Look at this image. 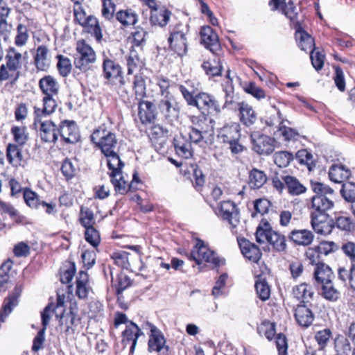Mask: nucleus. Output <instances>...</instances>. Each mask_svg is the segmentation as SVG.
<instances>
[{
	"instance_id": "ddd939ff",
	"label": "nucleus",
	"mask_w": 355,
	"mask_h": 355,
	"mask_svg": "<svg viewBox=\"0 0 355 355\" xmlns=\"http://www.w3.org/2000/svg\"><path fill=\"white\" fill-rule=\"evenodd\" d=\"M311 225L318 234H329L334 227V220L327 214H311Z\"/></svg>"
},
{
	"instance_id": "c756f323",
	"label": "nucleus",
	"mask_w": 355,
	"mask_h": 355,
	"mask_svg": "<svg viewBox=\"0 0 355 355\" xmlns=\"http://www.w3.org/2000/svg\"><path fill=\"white\" fill-rule=\"evenodd\" d=\"M91 290L87 273L84 271H80L76 279V295L79 298L85 299L87 297Z\"/></svg>"
},
{
	"instance_id": "69168bd1",
	"label": "nucleus",
	"mask_w": 355,
	"mask_h": 355,
	"mask_svg": "<svg viewBox=\"0 0 355 355\" xmlns=\"http://www.w3.org/2000/svg\"><path fill=\"white\" fill-rule=\"evenodd\" d=\"M310 58L313 67L317 70H320L324 65L325 56L319 51H315L314 49L311 51Z\"/></svg>"
},
{
	"instance_id": "1a4fd4ad",
	"label": "nucleus",
	"mask_w": 355,
	"mask_h": 355,
	"mask_svg": "<svg viewBox=\"0 0 355 355\" xmlns=\"http://www.w3.org/2000/svg\"><path fill=\"white\" fill-rule=\"evenodd\" d=\"M216 214L223 220L229 222L233 234L238 233L237 228L240 223L239 212L233 202L227 200L220 202L218 207Z\"/></svg>"
},
{
	"instance_id": "f257e3e1",
	"label": "nucleus",
	"mask_w": 355,
	"mask_h": 355,
	"mask_svg": "<svg viewBox=\"0 0 355 355\" xmlns=\"http://www.w3.org/2000/svg\"><path fill=\"white\" fill-rule=\"evenodd\" d=\"M311 189L315 193L311 199V214H327L334 205L330 198L334 194V190L319 182H311Z\"/></svg>"
},
{
	"instance_id": "79ce46f5",
	"label": "nucleus",
	"mask_w": 355,
	"mask_h": 355,
	"mask_svg": "<svg viewBox=\"0 0 355 355\" xmlns=\"http://www.w3.org/2000/svg\"><path fill=\"white\" fill-rule=\"evenodd\" d=\"M175 104L174 98L171 95H166L165 98L160 101L159 107L160 111L168 117L171 114L177 113Z\"/></svg>"
},
{
	"instance_id": "39448f33",
	"label": "nucleus",
	"mask_w": 355,
	"mask_h": 355,
	"mask_svg": "<svg viewBox=\"0 0 355 355\" xmlns=\"http://www.w3.org/2000/svg\"><path fill=\"white\" fill-rule=\"evenodd\" d=\"M240 137V125L237 123L225 125L218 133V139L223 143L228 144L233 154H238L243 150V146L239 143Z\"/></svg>"
},
{
	"instance_id": "72a5a7b5",
	"label": "nucleus",
	"mask_w": 355,
	"mask_h": 355,
	"mask_svg": "<svg viewBox=\"0 0 355 355\" xmlns=\"http://www.w3.org/2000/svg\"><path fill=\"white\" fill-rule=\"evenodd\" d=\"M295 38L301 50L306 51L307 50L311 51L314 49V40L306 31L301 29L297 30L295 33Z\"/></svg>"
},
{
	"instance_id": "aec40b11",
	"label": "nucleus",
	"mask_w": 355,
	"mask_h": 355,
	"mask_svg": "<svg viewBox=\"0 0 355 355\" xmlns=\"http://www.w3.org/2000/svg\"><path fill=\"white\" fill-rule=\"evenodd\" d=\"M21 289L16 288L15 291L5 300L3 305L0 311V321L5 322L7 316L12 312V309L19 303V298L21 296Z\"/></svg>"
},
{
	"instance_id": "c85d7f7f",
	"label": "nucleus",
	"mask_w": 355,
	"mask_h": 355,
	"mask_svg": "<svg viewBox=\"0 0 355 355\" xmlns=\"http://www.w3.org/2000/svg\"><path fill=\"white\" fill-rule=\"evenodd\" d=\"M313 233L307 230H295L289 234V239L300 245H309L313 240Z\"/></svg>"
},
{
	"instance_id": "7c9ffc66",
	"label": "nucleus",
	"mask_w": 355,
	"mask_h": 355,
	"mask_svg": "<svg viewBox=\"0 0 355 355\" xmlns=\"http://www.w3.org/2000/svg\"><path fill=\"white\" fill-rule=\"evenodd\" d=\"M334 274L329 266L321 263L318 264L314 270V278L319 284H325L331 282Z\"/></svg>"
},
{
	"instance_id": "3c124183",
	"label": "nucleus",
	"mask_w": 355,
	"mask_h": 355,
	"mask_svg": "<svg viewBox=\"0 0 355 355\" xmlns=\"http://www.w3.org/2000/svg\"><path fill=\"white\" fill-rule=\"evenodd\" d=\"M143 64L142 60L140 59L138 53L135 51H130V55L127 60L128 73L132 74L138 68H140Z\"/></svg>"
},
{
	"instance_id": "603ef678",
	"label": "nucleus",
	"mask_w": 355,
	"mask_h": 355,
	"mask_svg": "<svg viewBox=\"0 0 355 355\" xmlns=\"http://www.w3.org/2000/svg\"><path fill=\"white\" fill-rule=\"evenodd\" d=\"M322 295L327 300L335 302L340 297V292L333 286L332 282L322 284Z\"/></svg>"
},
{
	"instance_id": "2f4dec72",
	"label": "nucleus",
	"mask_w": 355,
	"mask_h": 355,
	"mask_svg": "<svg viewBox=\"0 0 355 355\" xmlns=\"http://www.w3.org/2000/svg\"><path fill=\"white\" fill-rule=\"evenodd\" d=\"M273 5L272 10H277L280 8L283 13L291 20H294L296 17L297 13L295 12V7L291 0H272L270 3Z\"/></svg>"
},
{
	"instance_id": "774afa93",
	"label": "nucleus",
	"mask_w": 355,
	"mask_h": 355,
	"mask_svg": "<svg viewBox=\"0 0 355 355\" xmlns=\"http://www.w3.org/2000/svg\"><path fill=\"white\" fill-rule=\"evenodd\" d=\"M146 31L141 28H137L134 32H132V40L135 46H141L145 43Z\"/></svg>"
},
{
	"instance_id": "f3484780",
	"label": "nucleus",
	"mask_w": 355,
	"mask_h": 355,
	"mask_svg": "<svg viewBox=\"0 0 355 355\" xmlns=\"http://www.w3.org/2000/svg\"><path fill=\"white\" fill-rule=\"evenodd\" d=\"M143 333L140 328L133 322L130 321L126 325L125 329L122 333V342L126 346L128 343L132 341L130 347V352L132 353L137 345L138 338L142 335Z\"/></svg>"
},
{
	"instance_id": "0eeeda50",
	"label": "nucleus",
	"mask_w": 355,
	"mask_h": 355,
	"mask_svg": "<svg viewBox=\"0 0 355 355\" xmlns=\"http://www.w3.org/2000/svg\"><path fill=\"white\" fill-rule=\"evenodd\" d=\"M189 30L187 26L178 24L171 32L168 38L171 49L178 55L183 56L187 51L186 35Z\"/></svg>"
},
{
	"instance_id": "052dcab7",
	"label": "nucleus",
	"mask_w": 355,
	"mask_h": 355,
	"mask_svg": "<svg viewBox=\"0 0 355 355\" xmlns=\"http://www.w3.org/2000/svg\"><path fill=\"white\" fill-rule=\"evenodd\" d=\"M24 200L31 208H37L40 204L37 194L28 188H24Z\"/></svg>"
},
{
	"instance_id": "5701e85b",
	"label": "nucleus",
	"mask_w": 355,
	"mask_h": 355,
	"mask_svg": "<svg viewBox=\"0 0 355 355\" xmlns=\"http://www.w3.org/2000/svg\"><path fill=\"white\" fill-rule=\"evenodd\" d=\"M53 96H45L43 98L42 108L35 107V117L49 118L50 115L54 112L57 107V103Z\"/></svg>"
},
{
	"instance_id": "f704fd0d",
	"label": "nucleus",
	"mask_w": 355,
	"mask_h": 355,
	"mask_svg": "<svg viewBox=\"0 0 355 355\" xmlns=\"http://www.w3.org/2000/svg\"><path fill=\"white\" fill-rule=\"evenodd\" d=\"M85 31L93 35L97 41H101L102 39V32L98 24V19L92 15H89V17L85 19V22L81 25Z\"/></svg>"
},
{
	"instance_id": "c9c22d12",
	"label": "nucleus",
	"mask_w": 355,
	"mask_h": 355,
	"mask_svg": "<svg viewBox=\"0 0 355 355\" xmlns=\"http://www.w3.org/2000/svg\"><path fill=\"white\" fill-rule=\"evenodd\" d=\"M171 15V12L162 8L159 10L151 11L150 20L154 26H164L168 24Z\"/></svg>"
},
{
	"instance_id": "f03ea898",
	"label": "nucleus",
	"mask_w": 355,
	"mask_h": 355,
	"mask_svg": "<svg viewBox=\"0 0 355 355\" xmlns=\"http://www.w3.org/2000/svg\"><path fill=\"white\" fill-rule=\"evenodd\" d=\"M255 236L257 243L261 244L268 242L278 252H282L286 248L285 236L273 231L267 221H261L259 225Z\"/></svg>"
},
{
	"instance_id": "37998d69",
	"label": "nucleus",
	"mask_w": 355,
	"mask_h": 355,
	"mask_svg": "<svg viewBox=\"0 0 355 355\" xmlns=\"http://www.w3.org/2000/svg\"><path fill=\"white\" fill-rule=\"evenodd\" d=\"M284 182L289 193L297 196L305 192L306 188L295 178L292 176H286Z\"/></svg>"
},
{
	"instance_id": "4d7b16f0",
	"label": "nucleus",
	"mask_w": 355,
	"mask_h": 355,
	"mask_svg": "<svg viewBox=\"0 0 355 355\" xmlns=\"http://www.w3.org/2000/svg\"><path fill=\"white\" fill-rule=\"evenodd\" d=\"M293 158V155L287 151L278 152L274 155L275 164L281 168L286 167Z\"/></svg>"
},
{
	"instance_id": "2eb2a0df",
	"label": "nucleus",
	"mask_w": 355,
	"mask_h": 355,
	"mask_svg": "<svg viewBox=\"0 0 355 355\" xmlns=\"http://www.w3.org/2000/svg\"><path fill=\"white\" fill-rule=\"evenodd\" d=\"M79 319L76 314L71 309L69 312L62 313L60 317V329L67 336L75 333Z\"/></svg>"
},
{
	"instance_id": "bf43d9fd",
	"label": "nucleus",
	"mask_w": 355,
	"mask_h": 355,
	"mask_svg": "<svg viewBox=\"0 0 355 355\" xmlns=\"http://www.w3.org/2000/svg\"><path fill=\"white\" fill-rule=\"evenodd\" d=\"M340 193L345 200L355 202V184L352 182L344 183L340 190Z\"/></svg>"
},
{
	"instance_id": "6ab92c4d",
	"label": "nucleus",
	"mask_w": 355,
	"mask_h": 355,
	"mask_svg": "<svg viewBox=\"0 0 355 355\" xmlns=\"http://www.w3.org/2000/svg\"><path fill=\"white\" fill-rule=\"evenodd\" d=\"M174 147L176 153L184 159H189L193 155V149L191 143L189 141L186 135L180 134L174 138Z\"/></svg>"
},
{
	"instance_id": "412c9836",
	"label": "nucleus",
	"mask_w": 355,
	"mask_h": 355,
	"mask_svg": "<svg viewBox=\"0 0 355 355\" xmlns=\"http://www.w3.org/2000/svg\"><path fill=\"white\" fill-rule=\"evenodd\" d=\"M103 71L104 78L110 81L121 77L122 74L121 66L107 58L103 60Z\"/></svg>"
},
{
	"instance_id": "c03bdc74",
	"label": "nucleus",
	"mask_w": 355,
	"mask_h": 355,
	"mask_svg": "<svg viewBox=\"0 0 355 355\" xmlns=\"http://www.w3.org/2000/svg\"><path fill=\"white\" fill-rule=\"evenodd\" d=\"M105 156L107 157V166L110 171V175L120 173L123 166V164L119 158L118 150L114 151V153L111 155Z\"/></svg>"
},
{
	"instance_id": "13d9d810",
	"label": "nucleus",
	"mask_w": 355,
	"mask_h": 355,
	"mask_svg": "<svg viewBox=\"0 0 355 355\" xmlns=\"http://www.w3.org/2000/svg\"><path fill=\"white\" fill-rule=\"evenodd\" d=\"M85 237L86 241L94 248H96L100 243V234L94 226L85 228Z\"/></svg>"
},
{
	"instance_id": "cd10ccee",
	"label": "nucleus",
	"mask_w": 355,
	"mask_h": 355,
	"mask_svg": "<svg viewBox=\"0 0 355 355\" xmlns=\"http://www.w3.org/2000/svg\"><path fill=\"white\" fill-rule=\"evenodd\" d=\"M351 175V171L343 165H333L329 171L330 180L336 183H343Z\"/></svg>"
},
{
	"instance_id": "58836bf2",
	"label": "nucleus",
	"mask_w": 355,
	"mask_h": 355,
	"mask_svg": "<svg viewBox=\"0 0 355 355\" xmlns=\"http://www.w3.org/2000/svg\"><path fill=\"white\" fill-rule=\"evenodd\" d=\"M293 293L297 299L302 300L303 302H309L313 295L312 287L306 283L296 286Z\"/></svg>"
},
{
	"instance_id": "9d476101",
	"label": "nucleus",
	"mask_w": 355,
	"mask_h": 355,
	"mask_svg": "<svg viewBox=\"0 0 355 355\" xmlns=\"http://www.w3.org/2000/svg\"><path fill=\"white\" fill-rule=\"evenodd\" d=\"M146 325L149 327L151 333L148 340V350L159 352L160 355H167L169 348L165 345L166 340L161 331L151 323L147 322Z\"/></svg>"
},
{
	"instance_id": "4be33fe9",
	"label": "nucleus",
	"mask_w": 355,
	"mask_h": 355,
	"mask_svg": "<svg viewBox=\"0 0 355 355\" xmlns=\"http://www.w3.org/2000/svg\"><path fill=\"white\" fill-rule=\"evenodd\" d=\"M295 318L300 326L307 327L313 322L314 316L309 308L304 304H300L295 309Z\"/></svg>"
},
{
	"instance_id": "49530a36",
	"label": "nucleus",
	"mask_w": 355,
	"mask_h": 355,
	"mask_svg": "<svg viewBox=\"0 0 355 355\" xmlns=\"http://www.w3.org/2000/svg\"><path fill=\"white\" fill-rule=\"evenodd\" d=\"M116 19L123 26H131L137 21V15L132 10H120L116 14Z\"/></svg>"
},
{
	"instance_id": "864d4df0",
	"label": "nucleus",
	"mask_w": 355,
	"mask_h": 355,
	"mask_svg": "<svg viewBox=\"0 0 355 355\" xmlns=\"http://www.w3.org/2000/svg\"><path fill=\"white\" fill-rule=\"evenodd\" d=\"M331 336L332 332L329 329H324L315 333V339L320 349H324L327 347Z\"/></svg>"
},
{
	"instance_id": "dca6fc26",
	"label": "nucleus",
	"mask_w": 355,
	"mask_h": 355,
	"mask_svg": "<svg viewBox=\"0 0 355 355\" xmlns=\"http://www.w3.org/2000/svg\"><path fill=\"white\" fill-rule=\"evenodd\" d=\"M59 135L67 143H76L80 138L78 128L73 121L62 122L59 128Z\"/></svg>"
},
{
	"instance_id": "9b49d317",
	"label": "nucleus",
	"mask_w": 355,
	"mask_h": 355,
	"mask_svg": "<svg viewBox=\"0 0 355 355\" xmlns=\"http://www.w3.org/2000/svg\"><path fill=\"white\" fill-rule=\"evenodd\" d=\"M253 149L260 155H269L275 149V140L268 135L254 132L251 135Z\"/></svg>"
},
{
	"instance_id": "680f3d73",
	"label": "nucleus",
	"mask_w": 355,
	"mask_h": 355,
	"mask_svg": "<svg viewBox=\"0 0 355 355\" xmlns=\"http://www.w3.org/2000/svg\"><path fill=\"white\" fill-rule=\"evenodd\" d=\"M257 331L260 335H263L268 340H271L275 334V324L263 322L258 327Z\"/></svg>"
},
{
	"instance_id": "423d86ee",
	"label": "nucleus",
	"mask_w": 355,
	"mask_h": 355,
	"mask_svg": "<svg viewBox=\"0 0 355 355\" xmlns=\"http://www.w3.org/2000/svg\"><path fill=\"white\" fill-rule=\"evenodd\" d=\"M73 64L76 69L85 72L96 61V53L93 49L84 40L78 41L76 47Z\"/></svg>"
},
{
	"instance_id": "a19ab883",
	"label": "nucleus",
	"mask_w": 355,
	"mask_h": 355,
	"mask_svg": "<svg viewBox=\"0 0 355 355\" xmlns=\"http://www.w3.org/2000/svg\"><path fill=\"white\" fill-rule=\"evenodd\" d=\"M267 180V178L263 171L253 168L249 175V184L252 189L261 188Z\"/></svg>"
},
{
	"instance_id": "a18cd8bd",
	"label": "nucleus",
	"mask_w": 355,
	"mask_h": 355,
	"mask_svg": "<svg viewBox=\"0 0 355 355\" xmlns=\"http://www.w3.org/2000/svg\"><path fill=\"white\" fill-rule=\"evenodd\" d=\"M7 67L10 71H16L20 66L21 54L14 48H10L6 56Z\"/></svg>"
},
{
	"instance_id": "7ed1b4c3",
	"label": "nucleus",
	"mask_w": 355,
	"mask_h": 355,
	"mask_svg": "<svg viewBox=\"0 0 355 355\" xmlns=\"http://www.w3.org/2000/svg\"><path fill=\"white\" fill-rule=\"evenodd\" d=\"M91 140L104 155H111L118 150V141L115 134L103 125L93 132Z\"/></svg>"
},
{
	"instance_id": "e433bc0d",
	"label": "nucleus",
	"mask_w": 355,
	"mask_h": 355,
	"mask_svg": "<svg viewBox=\"0 0 355 355\" xmlns=\"http://www.w3.org/2000/svg\"><path fill=\"white\" fill-rule=\"evenodd\" d=\"M6 157L9 163L13 166H19L21 165L22 155L18 145L9 144L6 148Z\"/></svg>"
},
{
	"instance_id": "4c0bfd02",
	"label": "nucleus",
	"mask_w": 355,
	"mask_h": 355,
	"mask_svg": "<svg viewBox=\"0 0 355 355\" xmlns=\"http://www.w3.org/2000/svg\"><path fill=\"white\" fill-rule=\"evenodd\" d=\"M279 114V126L278 128L277 132L280 135H282L284 140L286 141H291V140H295L297 139V137H298L299 134L298 132L289 127H287L286 125H284V123L286 121L288 123L289 122L287 120H284L282 118V114L280 112V111H278Z\"/></svg>"
},
{
	"instance_id": "8fccbe9b",
	"label": "nucleus",
	"mask_w": 355,
	"mask_h": 355,
	"mask_svg": "<svg viewBox=\"0 0 355 355\" xmlns=\"http://www.w3.org/2000/svg\"><path fill=\"white\" fill-rule=\"evenodd\" d=\"M130 255L127 252H116L112 255V258L115 263L122 268L135 267L136 266L132 263V257H130Z\"/></svg>"
},
{
	"instance_id": "6e6552de",
	"label": "nucleus",
	"mask_w": 355,
	"mask_h": 355,
	"mask_svg": "<svg viewBox=\"0 0 355 355\" xmlns=\"http://www.w3.org/2000/svg\"><path fill=\"white\" fill-rule=\"evenodd\" d=\"M36 130H39L41 139L45 142H55L59 135V128L50 118L34 119L33 123Z\"/></svg>"
},
{
	"instance_id": "338daca9",
	"label": "nucleus",
	"mask_w": 355,
	"mask_h": 355,
	"mask_svg": "<svg viewBox=\"0 0 355 355\" xmlns=\"http://www.w3.org/2000/svg\"><path fill=\"white\" fill-rule=\"evenodd\" d=\"M319 252L322 255H328L329 254L336 251L338 249L337 245L333 241H323L317 246Z\"/></svg>"
},
{
	"instance_id": "ea45409f",
	"label": "nucleus",
	"mask_w": 355,
	"mask_h": 355,
	"mask_svg": "<svg viewBox=\"0 0 355 355\" xmlns=\"http://www.w3.org/2000/svg\"><path fill=\"white\" fill-rule=\"evenodd\" d=\"M48 49L45 46L37 48L35 56V62L37 68L41 71H46L50 64V61L47 58Z\"/></svg>"
},
{
	"instance_id": "393cba45",
	"label": "nucleus",
	"mask_w": 355,
	"mask_h": 355,
	"mask_svg": "<svg viewBox=\"0 0 355 355\" xmlns=\"http://www.w3.org/2000/svg\"><path fill=\"white\" fill-rule=\"evenodd\" d=\"M138 110V115L142 123H150L155 119L154 105L151 102L139 101Z\"/></svg>"
},
{
	"instance_id": "f8f14e48",
	"label": "nucleus",
	"mask_w": 355,
	"mask_h": 355,
	"mask_svg": "<svg viewBox=\"0 0 355 355\" xmlns=\"http://www.w3.org/2000/svg\"><path fill=\"white\" fill-rule=\"evenodd\" d=\"M193 106L196 107L202 113L220 112V106L218 102L211 95L201 92L196 95V99Z\"/></svg>"
},
{
	"instance_id": "473e14b6",
	"label": "nucleus",
	"mask_w": 355,
	"mask_h": 355,
	"mask_svg": "<svg viewBox=\"0 0 355 355\" xmlns=\"http://www.w3.org/2000/svg\"><path fill=\"white\" fill-rule=\"evenodd\" d=\"M40 87L45 96H56L58 92V84L51 76H46L40 80Z\"/></svg>"
},
{
	"instance_id": "e2e57ef3",
	"label": "nucleus",
	"mask_w": 355,
	"mask_h": 355,
	"mask_svg": "<svg viewBox=\"0 0 355 355\" xmlns=\"http://www.w3.org/2000/svg\"><path fill=\"white\" fill-rule=\"evenodd\" d=\"M0 274L8 276L9 279L13 280L17 275V270L13 268V262L8 259L0 267Z\"/></svg>"
},
{
	"instance_id": "bb28decb",
	"label": "nucleus",
	"mask_w": 355,
	"mask_h": 355,
	"mask_svg": "<svg viewBox=\"0 0 355 355\" xmlns=\"http://www.w3.org/2000/svg\"><path fill=\"white\" fill-rule=\"evenodd\" d=\"M110 177L116 193L125 194L129 190L133 189V183H128V181L125 180V176L123 175L122 171L119 173H114L110 175Z\"/></svg>"
},
{
	"instance_id": "20e7f679",
	"label": "nucleus",
	"mask_w": 355,
	"mask_h": 355,
	"mask_svg": "<svg viewBox=\"0 0 355 355\" xmlns=\"http://www.w3.org/2000/svg\"><path fill=\"white\" fill-rule=\"evenodd\" d=\"M189 259L194 261L198 266L203 263H209L213 266L224 264V261L220 260L216 253L200 239L196 241V243L190 253Z\"/></svg>"
},
{
	"instance_id": "5fc2aeb1",
	"label": "nucleus",
	"mask_w": 355,
	"mask_h": 355,
	"mask_svg": "<svg viewBox=\"0 0 355 355\" xmlns=\"http://www.w3.org/2000/svg\"><path fill=\"white\" fill-rule=\"evenodd\" d=\"M255 288L259 298L263 301L268 300L270 295L269 286L265 279H259L256 281Z\"/></svg>"
},
{
	"instance_id": "a211bd4d",
	"label": "nucleus",
	"mask_w": 355,
	"mask_h": 355,
	"mask_svg": "<svg viewBox=\"0 0 355 355\" xmlns=\"http://www.w3.org/2000/svg\"><path fill=\"white\" fill-rule=\"evenodd\" d=\"M238 242L243 256L253 262H258L261 257L259 248L245 239H238Z\"/></svg>"
},
{
	"instance_id": "b1692460",
	"label": "nucleus",
	"mask_w": 355,
	"mask_h": 355,
	"mask_svg": "<svg viewBox=\"0 0 355 355\" xmlns=\"http://www.w3.org/2000/svg\"><path fill=\"white\" fill-rule=\"evenodd\" d=\"M168 131L160 126H154L152 130L151 140L157 152L162 151L167 141Z\"/></svg>"
},
{
	"instance_id": "de8ad7c7",
	"label": "nucleus",
	"mask_w": 355,
	"mask_h": 355,
	"mask_svg": "<svg viewBox=\"0 0 355 355\" xmlns=\"http://www.w3.org/2000/svg\"><path fill=\"white\" fill-rule=\"evenodd\" d=\"M57 59V69L59 73L62 77H67L71 73L72 69L71 60L63 55H58Z\"/></svg>"
},
{
	"instance_id": "0e129e2a",
	"label": "nucleus",
	"mask_w": 355,
	"mask_h": 355,
	"mask_svg": "<svg viewBox=\"0 0 355 355\" xmlns=\"http://www.w3.org/2000/svg\"><path fill=\"white\" fill-rule=\"evenodd\" d=\"M116 6L112 0H103L102 16L106 20H111L114 18Z\"/></svg>"
},
{
	"instance_id": "a878e982",
	"label": "nucleus",
	"mask_w": 355,
	"mask_h": 355,
	"mask_svg": "<svg viewBox=\"0 0 355 355\" xmlns=\"http://www.w3.org/2000/svg\"><path fill=\"white\" fill-rule=\"evenodd\" d=\"M240 120L246 126L254 124L257 121V114L249 104L241 102L239 104Z\"/></svg>"
},
{
	"instance_id": "6e6d98bb",
	"label": "nucleus",
	"mask_w": 355,
	"mask_h": 355,
	"mask_svg": "<svg viewBox=\"0 0 355 355\" xmlns=\"http://www.w3.org/2000/svg\"><path fill=\"white\" fill-rule=\"evenodd\" d=\"M133 89L137 99L141 100L146 96V89L145 80L141 76H135Z\"/></svg>"
},
{
	"instance_id": "09e8293b",
	"label": "nucleus",
	"mask_w": 355,
	"mask_h": 355,
	"mask_svg": "<svg viewBox=\"0 0 355 355\" xmlns=\"http://www.w3.org/2000/svg\"><path fill=\"white\" fill-rule=\"evenodd\" d=\"M79 220L85 228L94 226L95 224V218L93 211L89 208L82 206L80 211Z\"/></svg>"
},
{
	"instance_id": "4468645a",
	"label": "nucleus",
	"mask_w": 355,
	"mask_h": 355,
	"mask_svg": "<svg viewBox=\"0 0 355 355\" xmlns=\"http://www.w3.org/2000/svg\"><path fill=\"white\" fill-rule=\"evenodd\" d=\"M201 43L205 48L216 53L220 48L218 35L209 26H203L200 31Z\"/></svg>"
}]
</instances>
